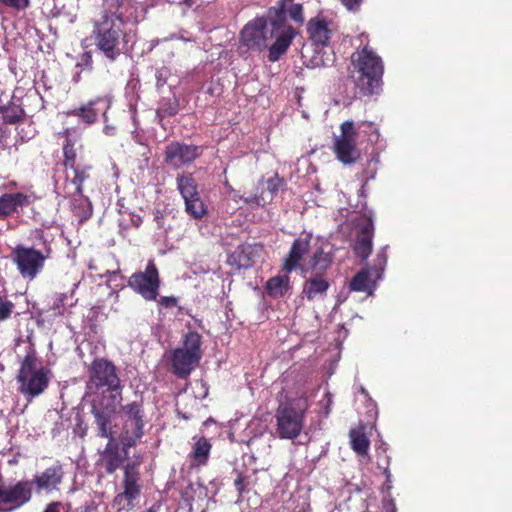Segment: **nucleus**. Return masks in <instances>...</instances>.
<instances>
[{"label": "nucleus", "instance_id": "f257e3e1", "mask_svg": "<svg viewBox=\"0 0 512 512\" xmlns=\"http://www.w3.org/2000/svg\"><path fill=\"white\" fill-rule=\"evenodd\" d=\"M130 448L121 444L120 441L117 442L116 439L109 440L100 452L98 460V465L103 467L108 475L114 474L119 468L123 470L122 491L114 496L112 502L117 512H128L134 509L142 493L140 473L142 458L136 456L133 460L126 462Z\"/></svg>", "mask_w": 512, "mask_h": 512}, {"label": "nucleus", "instance_id": "f03ea898", "mask_svg": "<svg viewBox=\"0 0 512 512\" xmlns=\"http://www.w3.org/2000/svg\"><path fill=\"white\" fill-rule=\"evenodd\" d=\"M102 7L100 17L93 21L92 38L96 49L114 62L128 42L124 17L134 0H103Z\"/></svg>", "mask_w": 512, "mask_h": 512}, {"label": "nucleus", "instance_id": "7ed1b4c3", "mask_svg": "<svg viewBox=\"0 0 512 512\" xmlns=\"http://www.w3.org/2000/svg\"><path fill=\"white\" fill-rule=\"evenodd\" d=\"M64 478V465L59 460L36 473L32 480L22 479L6 484L0 478V512H12L29 503L34 485L38 493L60 491Z\"/></svg>", "mask_w": 512, "mask_h": 512}, {"label": "nucleus", "instance_id": "20e7f679", "mask_svg": "<svg viewBox=\"0 0 512 512\" xmlns=\"http://www.w3.org/2000/svg\"><path fill=\"white\" fill-rule=\"evenodd\" d=\"M351 77L359 94L371 96L381 91L384 64L379 55L368 45L351 55Z\"/></svg>", "mask_w": 512, "mask_h": 512}, {"label": "nucleus", "instance_id": "39448f33", "mask_svg": "<svg viewBox=\"0 0 512 512\" xmlns=\"http://www.w3.org/2000/svg\"><path fill=\"white\" fill-rule=\"evenodd\" d=\"M51 376V370L42 364L35 349L30 348L20 362L16 375L17 390L31 401L47 390Z\"/></svg>", "mask_w": 512, "mask_h": 512}, {"label": "nucleus", "instance_id": "423d86ee", "mask_svg": "<svg viewBox=\"0 0 512 512\" xmlns=\"http://www.w3.org/2000/svg\"><path fill=\"white\" fill-rule=\"evenodd\" d=\"M181 347L170 351V371L180 379H186L199 365L203 352L202 337L196 331H189L182 339Z\"/></svg>", "mask_w": 512, "mask_h": 512}, {"label": "nucleus", "instance_id": "0eeeda50", "mask_svg": "<svg viewBox=\"0 0 512 512\" xmlns=\"http://www.w3.org/2000/svg\"><path fill=\"white\" fill-rule=\"evenodd\" d=\"M87 388L99 391L106 389L110 393V401L120 403L122 401V389L120 377L114 363L106 358H95L88 368Z\"/></svg>", "mask_w": 512, "mask_h": 512}, {"label": "nucleus", "instance_id": "6e6552de", "mask_svg": "<svg viewBox=\"0 0 512 512\" xmlns=\"http://www.w3.org/2000/svg\"><path fill=\"white\" fill-rule=\"evenodd\" d=\"M307 403L293 399L281 403L276 409V431L281 439L293 440L303 429Z\"/></svg>", "mask_w": 512, "mask_h": 512}, {"label": "nucleus", "instance_id": "1a4fd4ad", "mask_svg": "<svg viewBox=\"0 0 512 512\" xmlns=\"http://www.w3.org/2000/svg\"><path fill=\"white\" fill-rule=\"evenodd\" d=\"M50 254V247L41 250L33 246L18 244L12 249L10 258L19 275L25 280L33 281L44 270L45 262L50 258Z\"/></svg>", "mask_w": 512, "mask_h": 512}, {"label": "nucleus", "instance_id": "9d476101", "mask_svg": "<svg viewBox=\"0 0 512 512\" xmlns=\"http://www.w3.org/2000/svg\"><path fill=\"white\" fill-rule=\"evenodd\" d=\"M123 425L119 434L121 444L134 447L144 436L145 411L142 401H133L121 407Z\"/></svg>", "mask_w": 512, "mask_h": 512}, {"label": "nucleus", "instance_id": "9b49d317", "mask_svg": "<svg viewBox=\"0 0 512 512\" xmlns=\"http://www.w3.org/2000/svg\"><path fill=\"white\" fill-rule=\"evenodd\" d=\"M267 18L271 26V36H273L284 24H287V18L297 25L304 23L303 5L294 3V0H278L275 6L268 9Z\"/></svg>", "mask_w": 512, "mask_h": 512}, {"label": "nucleus", "instance_id": "f8f14e48", "mask_svg": "<svg viewBox=\"0 0 512 512\" xmlns=\"http://www.w3.org/2000/svg\"><path fill=\"white\" fill-rule=\"evenodd\" d=\"M129 287L139 293L145 300L152 301L157 298L160 287L158 269L153 260H149L144 272H136L128 281Z\"/></svg>", "mask_w": 512, "mask_h": 512}, {"label": "nucleus", "instance_id": "ddd939ff", "mask_svg": "<svg viewBox=\"0 0 512 512\" xmlns=\"http://www.w3.org/2000/svg\"><path fill=\"white\" fill-rule=\"evenodd\" d=\"M269 20L266 17H257L249 21L241 31V42L248 50L262 51L268 47Z\"/></svg>", "mask_w": 512, "mask_h": 512}, {"label": "nucleus", "instance_id": "4468645a", "mask_svg": "<svg viewBox=\"0 0 512 512\" xmlns=\"http://www.w3.org/2000/svg\"><path fill=\"white\" fill-rule=\"evenodd\" d=\"M200 154V146L174 141L165 147L164 162L173 168H180L193 162Z\"/></svg>", "mask_w": 512, "mask_h": 512}, {"label": "nucleus", "instance_id": "2eb2a0df", "mask_svg": "<svg viewBox=\"0 0 512 512\" xmlns=\"http://www.w3.org/2000/svg\"><path fill=\"white\" fill-rule=\"evenodd\" d=\"M116 404L111 401L107 405L100 403L99 405L92 406L91 413L97 426V436L109 440L115 439L116 431L112 422L116 414Z\"/></svg>", "mask_w": 512, "mask_h": 512}, {"label": "nucleus", "instance_id": "dca6fc26", "mask_svg": "<svg viewBox=\"0 0 512 512\" xmlns=\"http://www.w3.org/2000/svg\"><path fill=\"white\" fill-rule=\"evenodd\" d=\"M311 240L312 235L306 234L305 236H300L293 241L288 254L283 259L282 269L286 273H291L292 271L301 269L303 266V263L301 262L304 256L310 251Z\"/></svg>", "mask_w": 512, "mask_h": 512}, {"label": "nucleus", "instance_id": "f3484780", "mask_svg": "<svg viewBox=\"0 0 512 512\" xmlns=\"http://www.w3.org/2000/svg\"><path fill=\"white\" fill-rule=\"evenodd\" d=\"M110 101L107 97L99 96L95 99L88 101L87 103L76 107L68 112V115L76 116L82 120V122L91 125L97 121L98 114H103L109 109Z\"/></svg>", "mask_w": 512, "mask_h": 512}, {"label": "nucleus", "instance_id": "a211bd4d", "mask_svg": "<svg viewBox=\"0 0 512 512\" xmlns=\"http://www.w3.org/2000/svg\"><path fill=\"white\" fill-rule=\"evenodd\" d=\"M296 34L295 28L291 25L284 24L273 36H271V34L269 35V39L275 38V41L269 47L268 58L271 62L278 61L279 58L287 52Z\"/></svg>", "mask_w": 512, "mask_h": 512}, {"label": "nucleus", "instance_id": "6ab92c4d", "mask_svg": "<svg viewBox=\"0 0 512 512\" xmlns=\"http://www.w3.org/2000/svg\"><path fill=\"white\" fill-rule=\"evenodd\" d=\"M282 185L283 180L275 175L266 182L260 183L257 187V191L260 190V192L244 198V201L247 204H255L264 207L273 200Z\"/></svg>", "mask_w": 512, "mask_h": 512}, {"label": "nucleus", "instance_id": "aec40b11", "mask_svg": "<svg viewBox=\"0 0 512 512\" xmlns=\"http://www.w3.org/2000/svg\"><path fill=\"white\" fill-rule=\"evenodd\" d=\"M333 255L325 252L322 247L317 248L313 255L303 263L300 271L303 274L310 273L311 276H324L331 267Z\"/></svg>", "mask_w": 512, "mask_h": 512}, {"label": "nucleus", "instance_id": "412c9836", "mask_svg": "<svg viewBox=\"0 0 512 512\" xmlns=\"http://www.w3.org/2000/svg\"><path fill=\"white\" fill-rule=\"evenodd\" d=\"M31 197L23 192L4 193L0 196V220L7 219L19 208L28 207Z\"/></svg>", "mask_w": 512, "mask_h": 512}, {"label": "nucleus", "instance_id": "4be33fe9", "mask_svg": "<svg viewBox=\"0 0 512 512\" xmlns=\"http://www.w3.org/2000/svg\"><path fill=\"white\" fill-rule=\"evenodd\" d=\"M307 33L316 49L325 47L330 42L331 30L323 17L317 16L310 19L307 24Z\"/></svg>", "mask_w": 512, "mask_h": 512}, {"label": "nucleus", "instance_id": "5701e85b", "mask_svg": "<svg viewBox=\"0 0 512 512\" xmlns=\"http://www.w3.org/2000/svg\"><path fill=\"white\" fill-rule=\"evenodd\" d=\"M356 141L354 139L335 138L333 151L342 164L351 165L360 159L361 153Z\"/></svg>", "mask_w": 512, "mask_h": 512}, {"label": "nucleus", "instance_id": "b1692460", "mask_svg": "<svg viewBox=\"0 0 512 512\" xmlns=\"http://www.w3.org/2000/svg\"><path fill=\"white\" fill-rule=\"evenodd\" d=\"M373 236L374 225L372 220L369 219L360 227L353 246L354 253L358 258L366 260L370 256L373 247Z\"/></svg>", "mask_w": 512, "mask_h": 512}, {"label": "nucleus", "instance_id": "393cba45", "mask_svg": "<svg viewBox=\"0 0 512 512\" xmlns=\"http://www.w3.org/2000/svg\"><path fill=\"white\" fill-rule=\"evenodd\" d=\"M329 286L324 276H311L305 281L302 293L309 301H313L318 297H324Z\"/></svg>", "mask_w": 512, "mask_h": 512}, {"label": "nucleus", "instance_id": "a878e982", "mask_svg": "<svg viewBox=\"0 0 512 512\" xmlns=\"http://www.w3.org/2000/svg\"><path fill=\"white\" fill-rule=\"evenodd\" d=\"M73 172V177L69 179L66 177V182L70 183L72 186V190L67 191L66 193L69 196H82L83 195V183L85 180L89 178V171L91 167L88 165H76L73 168H69Z\"/></svg>", "mask_w": 512, "mask_h": 512}, {"label": "nucleus", "instance_id": "bb28decb", "mask_svg": "<svg viewBox=\"0 0 512 512\" xmlns=\"http://www.w3.org/2000/svg\"><path fill=\"white\" fill-rule=\"evenodd\" d=\"M193 439L195 443L189 457L194 465L203 466L208 461L212 445L205 437H194Z\"/></svg>", "mask_w": 512, "mask_h": 512}, {"label": "nucleus", "instance_id": "cd10ccee", "mask_svg": "<svg viewBox=\"0 0 512 512\" xmlns=\"http://www.w3.org/2000/svg\"><path fill=\"white\" fill-rule=\"evenodd\" d=\"M349 437L352 450L360 456L367 455L370 440L365 433L364 426L359 425L356 428H352L349 432Z\"/></svg>", "mask_w": 512, "mask_h": 512}, {"label": "nucleus", "instance_id": "c85d7f7f", "mask_svg": "<svg viewBox=\"0 0 512 512\" xmlns=\"http://www.w3.org/2000/svg\"><path fill=\"white\" fill-rule=\"evenodd\" d=\"M231 264L239 269L250 268L254 264V249L250 245L239 246L229 257Z\"/></svg>", "mask_w": 512, "mask_h": 512}, {"label": "nucleus", "instance_id": "c756f323", "mask_svg": "<svg viewBox=\"0 0 512 512\" xmlns=\"http://www.w3.org/2000/svg\"><path fill=\"white\" fill-rule=\"evenodd\" d=\"M177 188L184 200L200 195L191 173H183L177 176Z\"/></svg>", "mask_w": 512, "mask_h": 512}, {"label": "nucleus", "instance_id": "7c9ffc66", "mask_svg": "<svg viewBox=\"0 0 512 512\" xmlns=\"http://www.w3.org/2000/svg\"><path fill=\"white\" fill-rule=\"evenodd\" d=\"M0 114H2L3 123L9 125L18 124L25 118L24 109L14 102L0 106Z\"/></svg>", "mask_w": 512, "mask_h": 512}, {"label": "nucleus", "instance_id": "2f4dec72", "mask_svg": "<svg viewBox=\"0 0 512 512\" xmlns=\"http://www.w3.org/2000/svg\"><path fill=\"white\" fill-rule=\"evenodd\" d=\"M290 277L288 275H278L270 278L266 283L267 293L271 297H283L289 290Z\"/></svg>", "mask_w": 512, "mask_h": 512}, {"label": "nucleus", "instance_id": "473e14b6", "mask_svg": "<svg viewBox=\"0 0 512 512\" xmlns=\"http://www.w3.org/2000/svg\"><path fill=\"white\" fill-rule=\"evenodd\" d=\"M63 135L65 136V141L63 144V166L68 168H73L76 165L77 159V151L75 148L76 141L71 138L70 131L67 129L64 131Z\"/></svg>", "mask_w": 512, "mask_h": 512}, {"label": "nucleus", "instance_id": "72a5a7b5", "mask_svg": "<svg viewBox=\"0 0 512 512\" xmlns=\"http://www.w3.org/2000/svg\"><path fill=\"white\" fill-rule=\"evenodd\" d=\"M236 473V478L234 479V486L236 491L238 492L239 497H242L243 494L248 493L251 488L255 485L256 482V471H253L252 474H245L238 470H234Z\"/></svg>", "mask_w": 512, "mask_h": 512}, {"label": "nucleus", "instance_id": "f704fd0d", "mask_svg": "<svg viewBox=\"0 0 512 512\" xmlns=\"http://www.w3.org/2000/svg\"><path fill=\"white\" fill-rule=\"evenodd\" d=\"M372 287V280L370 278V270L362 269L355 274L350 281V289L356 292H366Z\"/></svg>", "mask_w": 512, "mask_h": 512}, {"label": "nucleus", "instance_id": "c9c22d12", "mask_svg": "<svg viewBox=\"0 0 512 512\" xmlns=\"http://www.w3.org/2000/svg\"><path fill=\"white\" fill-rule=\"evenodd\" d=\"M186 212L195 219H201L207 214V208L200 195L184 200Z\"/></svg>", "mask_w": 512, "mask_h": 512}, {"label": "nucleus", "instance_id": "e433bc0d", "mask_svg": "<svg viewBox=\"0 0 512 512\" xmlns=\"http://www.w3.org/2000/svg\"><path fill=\"white\" fill-rule=\"evenodd\" d=\"M30 0H0V14L7 11L19 13L30 6Z\"/></svg>", "mask_w": 512, "mask_h": 512}, {"label": "nucleus", "instance_id": "4c0bfd02", "mask_svg": "<svg viewBox=\"0 0 512 512\" xmlns=\"http://www.w3.org/2000/svg\"><path fill=\"white\" fill-rule=\"evenodd\" d=\"M15 311V304L6 294H0V324L8 321Z\"/></svg>", "mask_w": 512, "mask_h": 512}, {"label": "nucleus", "instance_id": "58836bf2", "mask_svg": "<svg viewBox=\"0 0 512 512\" xmlns=\"http://www.w3.org/2000/svg\"><path fill=\"white\" fill-rule=\"evenodd\" d=\"M66 300H67V294L66 293H57L54 296L53 303H52V305L50 307V311H51V315L52 316H54V317L63 316Z\"/></svg>", "mask_w": 512, "mask_h": 512}, {"label": "nucleus", "instance_id": "ea45409f", "mask_svg": "<svg viewBox=\"0 0 512 512\" xmlns=\"http://www.w3.org/2000/svg\"><path fill=\"white\" fill-rule=\"evenodd\" d=\"M341 134L337 138H346L357 140V132L352 121H345L340 126Z\"/></svg>", "mask_w": 512, "mask_h": 512}, {"label": "nucleus", "instance_id": "a19ab883", "mask_svg": "<svg viewBox=\"0 0 512 512\" xmlns=\"http://www.w3.org/2000/svg\"><path fill=\"white\" fill-rule=\"evenodd\" d=\"M341 4L349 11L357 12L359 11L361 5L364 0H339Z\"/></svg>", "mask_w": 512, "mask_h": 512}, {"label": "nucleus", "instance_id": "79ce46f5", "mask_svg": "<svg viewBox=\"0 0 512 512\" xmlns=\"http://www.w3.org/2000/svg\"><path fill=\"white\" fill-rule=\"evenodd\" d=\"M159 303L165 308H172L177 305L178 299L173 296H163L160 298Z\"/></svg>", "mask_w": 512, "mask_h": 512}, {"label": "nucleus", "instance_id": "37998d69", "mask_svg": "<svg viewBox=\"0 0 512 512\" xmlns=\"http://www.w3.org/2000/svg\"><path fill=\"white\" fill-rule=\"evenodd\" d=\"M159 113H162L163 116H174L177 113V105H169L167 108H161Z\"/></svg>", "mask_w": 512, "mask_h": 512}, {"label": "nucleus", "instance_id": "c03bdc74", "mask_svg": "<svg viewBox=\"0 0 512 512\" xmlns=\"http://www.w3.org/2000/svg\"><path fill=\"white\" fill-rule=\"evenodd\" d=\"M62 504L60 502L49 503L43 512H60Z\"/></svg>", "mask_w": 512, "mask_h": 512}, {"label": "nucleus", "instance_id": "a18cd8bd", "mask_svg": "<svg viewBox=\"0 0 512 512\" xmlns=\"http://www.w3.org/2000/svg\"><path fill=\"white\" fill-rule=\"evenodd\" d=\"M130 221L131 224L136 228L140 227L143 223L142 217L138 214H131Z\"/></svg>", "mask_w": 512, "mask_h": 512}, {"label": "nucleus", "instance_id": "49530a36", "mask_svg": "<svg viewBox=\"0 0 512 512\" xmlns=\"http://www.w3.org/2000/svg\"><path fill=\"white\" fill-rule=\"evenodd\" d=\"M384 507L388 512H397L396 504L393 499H389L387 501H384Z\"/></svg>", "mask_w": 512, "mask_h": 512}, {"label": "nucleus", "instance_id": "de8ad7c7", "mask_svg": "<svg viewBox=\"0 0 512 512\" xmlns=\"http://www.w3.org/2000/svg\"><path fill=\"white\" fill-rule=\"evenodd\" d=\"M83 59H85V62L89 65H91L92 63V57L90 55V53H84L83 54Z\"/></svg>", "mask_w": 512, "mask_h": 512}, {"label": "nucleus", "instance_id": "09e8293b", "mask_svg": "<svg viewBox=\"0 0 512 512\" xmlns=\"http://www.w3.org/2000/svg\"><path fill=\"white\" fill-rule=\"evenodd\" d=\"M378 259L380 261L381 264H385L386 262V257L384 255H378Z\"/></svg>", "mask_w": 512, "mask_h": 512}, {"label": "nucleus", "instance_id": "8fccbe9b", "mask_svg": "<svg viewBox=\"0 0 512 512\" xmlns=\"http://www.w3.org/2000/svg\"><path fill=\"white\" fill-rule=\"evenodd\" d=\"M183 2L189 7L194 4V0H183Z\"/></svg>", "mask_w": 512, "mask_h": 512}, {"label": "nucleus", "instance_id": "3c124183", "mask_svg": "<svg viewBox=\"0 0 512 512\" xmlns=\"http://www.w3.org/2000/svg\"><path fill=\"white\" fill-rule=\"evenodd\" d=\"M211 422H214V420L212 418H209L203 424L206 426L208 424H211Z\"/></svg>", "mask_w": 512, "mask_h": 512}, {"label": "nucleus", "instance_id": "603ef678", "mask_svg": "<svg viewBox=\"0 0 512 512\" xmlns=\"http://www.w3.org/2000/svg\"><path fill=\"white\" fill-rule=\"evenodd\" d=\"M211 422H214V420L212 418H209L203 424L206 426L208 424H211Z\"/></svg>", "mask_w": 512, "mask_h": 512}, {"label": "nucleus", "instance_id": "864d4df0", "mask_svg": "<svg viewBox=\"0 0 512 512\" xmlns=\"http://www.w3.org/2000/svg\"><path fill=\"white\" fill-rule=\"evenodd\" d=\"M143 512H156L153 508H149V509H146L145 511Z\"/></svg>", "mask_w": 512, "mask_h": 512}, {"label": "nucleus", "instance_id": "5fc2aeb1", "mask_svg": "<svg viewBox=\"0 0 512 512\" xmlns=\"http://www.w3.org/2000/svg\"><path fill=\"white\" fill-rule=\"evenodd\" d=\"M106 134H111L109 131H111V128L105 127Z\"/></svg>", "mask_w": 512, "mask_h": 512}, {"label": "nucleus", "instance_id": "6e6d98bb", "mask_svg": "<svg viewBox=\"0 0 512 512\" xmlns=\"http://www.w3.org/2000/svg\"><path fill=\"white\" fill-rule=\"evenodd\" d=\"M106 134H111L109 131H111V128L105 127Z\"/></svg>", "mask_w": 512, "mask_h": 512}, {"label": "nucleus", "instance_id": "4d7b16f0", "mask_svg": "<svg viewBox=\"0 0 512 512\" xmlns=\"http://www.w3.org/2000/svg\"><path fill=\"white\" fill-rule=\"evenodd\" d=\"M189 512H192V508H190Z\"/></svg>", "mask_w": 512, "mask_h": 512}]
</instances>
